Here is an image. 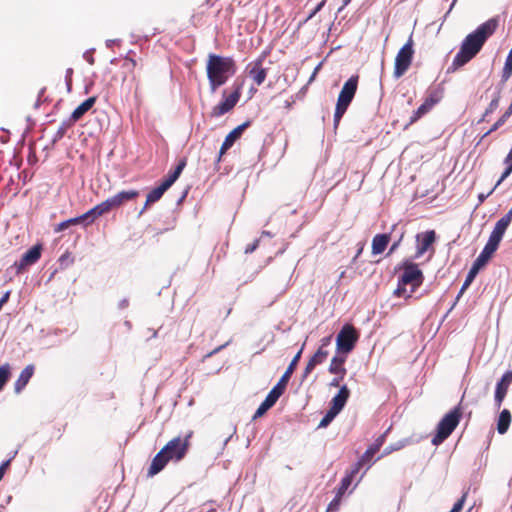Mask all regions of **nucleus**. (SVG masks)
I'll return each mask as SVG.
<instances>
[{"instance_id":"1","label":"nucleus","mask_w":512,"mask_h":512,"mask_svg":"<svg viewBox=\"0 0 512 512\" xmlns=\"http://www.w3.org/2000/svg\"><path fill=\"white\" fill-rule=\"evenodd\" d=\"M497 27V21L490 19L476 28L472 33L468 34L455 55L450 72L470 62L482 49L487 39L494 33Z\"/></svg>"},{"instance_id":"2","label":"nucleus","mask_w":512,"mask_h":512,"mask_svg":"<svg viewBox=\"0 0 512 512\" xmlns=\"http://www.w3.org/2000/svg\"><path fill=\"white\" fill-rule=\"evenodd\" d=\"M193 431H189L185 437H174L153 457L148 468L147 476L153 477L160 473L170 461L180 462L185 458L190 448V439Z\"/></svg>"},{"instance_id":"3","label":"nucleus","mask_w":512,"mask_h":512,"mask_svg":"<svg viewBox=\"0 0 512 512\" xmlns=\"http://www.w3.org/2000/svg\"><path fill=\"white\" fill-rule=\"evenodd\" d=\"M236 71L235 61L231 57L209 54L206 72L212 91L224 85Z\"/></svg>"},{"instance_id":"4","label":"nucleus","mask_w":512,"mask_h":512,"mask_svg":"<svg viewBox=\"0 0 512 512\" xmlns=\"http://www.w3.org/2000/svg\"><path fill=\"white\" fill-rule=\"evenodd\" d=\"M402 274L398 279L395 295L398 297L410 298L415 290L423 283L424 276L418 265L411 259H405L399 266Z\"/></svg>"},{"instance_id":"5","label":"nucleus","mask_w":512,"mask_h":512,"mask_svg":"<svg viewBox=\"0 0 512 512\" xmlns=\"http://www.w3.org/2000/svg\"><path fill=\"white\" fill-rule=\"evenodd\" d=\"M358 75L351 76L343 85L335 107L334 113V128L337 129L340 120L347 111L350 103L352 102L358 87Z\"/></svg>"},{"instance_id":"6","label":"nucleus","mask_w":512,"mask_h":512,"mask_svg":"<svg viewBox=\"0 0 512 512\" xmlns=\"http://www.w3.org/2000/svg\"><path fill=\"white\" fill-rule=\"evenodd\" d=\"M414 42L410 36L408 41L398 51L395 62L393 76L398 79L402 77L410 68L414 56Z\"/></svg>"},{"instance_id":"7","label":"nucleus","mask_w":512,"mask_h":512,"mask_svg":"<svg viewBox=\"0 0 512 512\" xmlns=\"http://www.w3.org/2000/svg\"><path fill=\"white\" fill-rule=\"evenodd\" d=\"M444 98V89L439 87H433L429 90L427 97L424 102L415 110L410 117L409 122L406 124L405 128L414 124L419 119H421L424 115H426L437 103H439Z\"/></svg>"},{"instance_id":"8","label":"nucleus","mask_w":512,"mask_h":512,"mask_svg":"<svg viewBox=\"0 0 512 512\" xmlns=\"http://www.w3.org/2000/svg\"><path fill=\"white\" fill-rule=\"evenodd\" d=\"M359 339V333L352 324H345L336 337L337 351L342 354L350 353Z\"/></svg>"},{"instance_id":"9","label":"nucleus","mask_w":512,"mask_h":512,"mask_svg":"<svg viewBox=\"0 0 512 512\" xmlns=\"http://www.w3.org/2000/svg\"><path fill=\"white\" fill-rule=\"evenodd\" d=\"M268 54L269 52L267 51L262 52L256 60L249 63L247 66L249 77L258 86L262 85L267 77V69L263 67V63Z\"/></svg>"},{"instance_id":"10","label":"nucleus","mask_w":512,"mask_h":512,"mask_svg":"<svg viewBox=\"0 0 512 512\" xmlns=\"http://www.w3.org/2000/svg\"><path fill=\"white\" fill-rule=\"evenodd\" d=\"M241 96V86H237L234 92L226 96L223 101L213 107L210 116L213 118L220 117L231 111L238 103Z\"/></svg>"},{"instance_id":"11","label":"nucleus","mask_w":512,"mask_h":512,"mask_svg":"<svg viewBox=\"0 0 512 512\" xmlns=\"http://www.w3.org/2000/svg\"><path fill=\"white\" fill-rule=\"evenodd\" d=\"M345 361V356L336 355L331 359L328 371L329 373L336 375V377H334L330 382L331 387L341 386L340 384L347 373V369L345 368Z\"/></svg>"},{"instance_id":"12","label":"nucleus","mask_w":512,"mask_h":512,"mask_svg":"<svg viewBox=\"0 0 512 512\" xmlns=\"http://www.w3.org/2000/svg\"><path fill=\"white\" fill-rule=\"evenodd\" d=\"M436 239L434 230L425 231L416 235V252L414 259L420 258L426 253L433 245Z\"/></svg>"},{"instance_id":"13","label":"nucleus","mask_w":512,"mask_h":512,"mask_svg":"<svg viewBox=\"0 0 512 512\" xmlns=\"http://www.w3.org/2000/svg\"><path fill=\"white\" fill-rule=\"evenodd\" d=\"M42 246L40 244L34 245L26 251L19 262L15 263L18 272L24 270L26 267L35 264L41 257Z\"/></svg>"},{"instance_id":"14","label":"nucleus","mask_w":512,"mask_h":512,"mask_svg":"<svg viewBox=\"0 0 512 512\" xmlns=\"http://www.w3.org/2000/svg\"><path fill=\"white\" fill-rule=\"evenodd\" d=\"M249 125H250L249 121L244 122L241 125L234 128L231 132H229V134L225 137V139L221 145L218 160H220L222 155H224L226 153V151L233 146L235 141H237L241 137V135L243 134V132Z\"/></svg>"},{"instance_id":"15","label":"nucleus","mask_w":512,"mask_h":512,"mask_svg":"<svg viewBox=\"0 0 512 512\" xmlns=\"http://www.w3.org/2000/svg\"><path fill=\"white\" fill-rule=\"evenodd\" d=\"M511 222H512V208L496 222L494 229L489 236V239H491L499 244L502 240V237H503L507 227L510 225Z\"/></svg>"},{"instance_id":"16","label":"nucleus","mask_w":512,"mask_h":512,"mask_svg":"<svg viewBox=\"0 0 512 512\" xmlns=\"http://www.w3.org/2000/svg\"><path fill=\"white\" fill-rule=\"evenodd\" d=\"M349 397L350 390L347 385L340 386L338 393L330 401L329 408L339 414L344 408Z\"/></svg>"},{"instance_id":"17","label":"nucleus","mask_w":512,"mask_h":512,"mask_svg":"<svg viewBox=\"0 0 512 512\" xmlns=\"http://www.w3.org/2000/svg\"><path fill=\"white\" fill-rule=\"evenodd\" d=\"M512 382V372H506L501 380L496 385L495 390V403L497 407H500L503 399L506 396L507 389Z\"/></svg>"},{"instance_id":"18","label":"nucleus","mask_w":512,"mask_h":512,"mask_svg":"<svg viewBox=\"0 0 512 512\" xmlns=\"http://www.w3.org/2000/svg\"><path fill=\"white\" fill-rule=\"evenodd\" d=\"M328 354V350L319 347L314 355L308 360L303 372V378H306L317 365L322 364L327 358Z\"/></svg>"},{"instance_id":"19","label":"nucleus","mask_w":512,"mask_h":512,"mask_svg":"<svg viewBox=\"0 0 512 512\" xmlns=\"http://www.w3.org/2000/svg\"><path fill=\"white\" fill-rule=\"evenodd\" d=\"M115 209L110 198H107L105 201L99 203L94 206L90 210L87 211V215L90 218L88 224H91L95 221L96 218L109 213L111 210Z\"/></svg>"},{"instance_id":"20","label":"nucleus","mask_w":512,"mask_h":512,"mask_svg":"<svg viewBox=\"0 0 512 512\" xmlns=\"http://www.w3.org/2000/svg\"><path fill=\"white\" fill-rule=\"evenodd\" d=\"M139 196L138 190H127V191H121L117 194H115L112 197H109L114 208H119L124 203L135 200Z\"/></svg>"},{"instance_id":"21","label":"nucleus","mask_w":512,"mask_h":512,"mask_svg":"<svg viewBox=\"0 0 512 512\" xmlns=\"http://www.w3.org/2000/svg\"><path fill=\"white\" fill-rule=\"evenodd\" d=\"M97 97L92 96L86 99L84 102H82L78 107L75 108V110L71 114V121L73 123H76L79 121L96 103Z\"/></svg>"},{"instance_id":"22","label":"nucleus","mask_w":512,"mask_h":512,"mask_svg":"<svg viewBox=\"0 0 512 512\" xmlns=\"http://www.w3.org/2000/svg\"><path fill=\"white\" fill-rule=\"evenodd\" d=\"M34 374V365H27L20 373L18 379L14 383V390L20 393L28 384Z\"/></svg>"},{"instance_id":"23","label":"nucleus","mask_w":512,"mask_h":512,"mask_svg":"<svg viewBox=\"0 0 512 512\" xmlns=\"http://www.w3.org/2000/svg\"><path fill=\"white\" fill-rule=\"evenodd\" d=\"M390 242V234H376L372 239V254L378 255L385 251Z\"/></svg>"},{"instance_id":"24","label":"nucleus","mask_w":512,"mask_h":512,"mask_svg":"<svg viewBox=\"0 0 512 512\" xmlns=\"http://www.w3.org/2000/svg\"><path fill=\"white\" fill-rule=\"evenodd\" d=\"M446 438H448V413H446L439 422L437 433L434 435L431 442L433 445L437 446Z\"/></svg>"},{"instance_id":"25","label":"nucleus","mask_w":512,"mask_h":512,"mask_svg":"<svg viewBox=\"0 0 512 512\" xmlns=\"http://www.w3.org/2000/svg\"><path fill=\"white\" fill-rule=\"evenodd\" d=\"M167 190L168 189L162 183L159 186H157L154 189H152L147 194L146 201H145L144 206L141 209L139 214L141 215L151 204H153V203L157 202L158 200H160L161 197L163 196V194Z\"/></svg>"},{"instance_id":"26","label":"nucleus","mask_w":512,"mask_h":512,"mask_svg":"<svg viewBox=\"0 0 512 512\" xmlns=\"http://www.w3.org/2000/svg\"><path fill=\"white\" fill-rule=\"evenodd\" d=\"M286 387L287 386L285 384L278 381L277 384L270 390L264 402L273 407L278 399L284 394Z\"/></svg>"},{"instance_id":"27","label":"nucleus","mask_w":512,"mask_h":512,"mask_svg":"<svg viewBox=\"0 0 512 512\" xmlns=\"http://www.w3.org/2000/svg\"><path fill=\"white\" fill-rule=\"evenodd\" d=\"M499 244L491 239H488L481 253L476 258L477 261L486 265L489 259L492 257L494 252L497 250Z\"/></svg>"},{"instance_id":"28","label":"nucleus","mask_w":512,"mask_h":512,"mask_svg":"<svg viewBox=\"0 0 512 512\" xmlns=\"http://www.w3.org/2000/svg\"><path fill=\"white\" fill-rule=\"evenodd\" d=\"M186 165V160L183 159L179 161L177 166L173 171H170L167 175V177L162 181V184L169 189L173 183L179 178L180 174L182 173L184 167Z\"/></svg>"},{"instance_id":"29","label":"nucleus","mask_w":512,"mask_h":512,"mask_svg":"<svg viewBox=\"0 0 512 512\" xmlns=\"http://www.w3.org/2000/svg\"><path fill=\"white\" fill-rule=\"evenodd\" d=\"M302 350H303V347L293 357V359L291 360L290 364L288 365L286 371L279 379V381L282 382L283 384H285L286 386L288 385V382L297 367V364L301 358Z\"/></svg>"},{"instance_id":"30","label":"nucleus","mask_w":512,"mask_h":512,"mask_svg":"<svg viewBox=\"0 0 512 512\" xmlns=\"http://www.w3.org/2000/svg\"><path fill=\"white\" fill-rule=\"evenodd\" d=\"M510 423H511V414H510L509 410H507V409L502 410V412L500 413V415L498 417V421H497L498 433H500V434L506 433L510 426Z\"/></svg>"},{"instance_id":"31","label":"nucleus","mask_w":512,"mask_h":512,"mask_svg":"<svg viewBox=\"0 0 512 512\" xmlns=\"http://www.w3.org/2000/svg\"><path fill=\"white\" fill-rule=\"evenodd\" d=\"M406 444H407V442L405 440H402V441H398L396 443H392V444L388 445L383 450L382 454L378 457V459H380L384 456H387V455L391 454L392 452L401 450L402 448H404L406 446Z\"/></svg>"},{"instance_id":"32","label":"nucleus","mask_w":512,"mask_h":512,"mask_svg":"<svg viewBox=\"0 0 512 512\" xmlns=\"http://www.w3.org/2000/svg\"><path fill=\"white\" fill-rule=\"evenodd\" d=\"M11 375V367L8 363L0 366V391L3 389Z\"/></svg>"},{"instance_id":"33","label":"nucleus","mask_w":512,"mask_h":512,"mask_svg":"<svg viewBox=\"0 0 512 512\" xmlns=\"http://www.w3.org/2000/svg\"><path fill=\"white\" fill-rule=\"evenodd\" d=\"M352 481L353 479H351V476H347L345 475L342 480H341V483L336 491V494H338L339 496H342L345 494V492L347 491V489L350 487V485L352 484Z\"/></svg>"},{"instance_id":"34","label":"nucleus","mask_w":512,"mask_h":512,"mask_svg":"<svg viewBox=\"0 0 512 512\" xmlns=\"http://www.w3.org/2000/svg\"><path fill=\"white\" fill-rule=\"evenodd\" d=\"M461 414L458 409H454L450 411V434L454 431V429L459 424Z\"/></svg>"},{"instance_id":"35","label":"nucleus","mask_w":512,"mask_h":512,"mask_svg":"<svg viewBox=\"0 0 512 512\" xmlns=\"http://www.w3.org/2000/svg\"><path fill=\"white\" fill-rule=\"evenodd\" d=\"M338 415L337 412L333 411L332 409H328L325 416L321 419L319 423V427H326L328 426L331 421Z\"/></svg>"},{"instance_id":"36","label":"nucleus","mask_w":512,"mask_h":512,"mask_svg":"<svg viewBox=\"0 0 512 512\" xmlns=\"http://www.w3.org/2000/svg\"><path fill=\"white\" fill-rule=\"evenodd\" d=\"M505 164L507 165L505 171L502 173L501 179H505L512 172V148L510 149L508 155L505 158Z\"/></svg>"},{"instance_id":"37","label":"nucleus","mask_w":512,"mask_h":512,"mask_svg":"<svg viewBox=\"0 0 512 512\" xmlns=\"http://www.w3.org/2000/svg\"><path fill=\"white\" fill-rule=\"evenodd\" d=\"M341 499L342 496L336 494L334 499L329 503L326 512H337L340 507Z\"/></svg>"},{"instance_id":"38","label":"nucleus","mask_w":512,"mask_h":512,"mask_svg":"<svg viewBox=\"0 0 512 512\" xmlns=\"http://www.w3.org/2000/svg\"><path fill=\"white\" fill-rule=\"evenodd\" d=\"M377 453V451L372 447L369 446L367 450L363 453V455L360 457V460L366 464L370 462V460L373 458V456Z\"/></svg>"},{"instance_id":"39","label":"nucleus","mask_w":512,"mask_h":512,"mask_svg":"<svg viewBox=\"0 0 512 512\" xmlns=\"http://www.w3.org/2000/svg\"><path fill=\"white\" fill-rule=\"evenodd\" d=\"M270 408H272L270 405H268L266 402H262L260 406L257 408L253 419H257L259 417H262Z\"/></svg>"},{"instance_id":"40","label":"nucleus","mask_w":512,"mask_h":512,"mask_svg":"<svg viewBox=\"0 0 512 512\" xmlns=\"http://www.w3.org/2000/svg\"><path fill=\"white\" fill-rule=\"evenodd\" d=\"M364 463L359 459L352 467L349 472L346 473L347 476H351V479L359 473L360 469L363 467Z\"/></svg>"},{"instance_id":"41","label":"nucleus","mask_w":512,"mask_h":512,"mask_svg":"<svg viewBox=\"0 0 512 512\" xmlns=\"http://www.w3.org/2000/svg\"><path fill=\"white\" fill-rule=\"evenodd\" d=\"M466 500V493H464L453 505L450 509V512H460L463 509L464 503Z\"/></svg>"},{"instance_id":"42","label":"nucleus","mask_w":512,"mask_h":512,"mask_svg":"<svg viewBox=\"0 0 512 512\" xmlns=\"http://www.w3.org/2000/svg\"><path fill=\"white\" fill-rule=\"evenodd\" d=\"M122 66L128 71L132 72L137 66V61L129 56H126Z\"/></svg>"},{"instance_id":"43","label":"nucleus","mask_w":512,"mask_h":512,"mask_svg":"<svg viewBox=\"0 0 512 512\" xmlns=\"http://www.w3.org/2000/svg\"><path fill=\"white\" fill-rule=\"evenodd\" d=\"M86 220H89L90 221V218L89 216L87 215V212H85L84 214L78 216V217H75V218H71V219H68V225L69 227L72 226V225H77V224H80Z\"/></svg>"},{"instance_id":"44","label":"nucleus","mask_w":512,"mask_h":512,"mask_svg":"<svg viewBox=\"0 0 512 512\" xmlns=\"http://www.w3.org/2000/svg\"><path fill=\"white\" fill-rule=\"evenodd\" d=\"M325 3H326V0H323L315 8H313L311 13L306 18V21L312 19L324 7Z\"/></svg>"},{"instance_id":"45","label":"nucleus","mask_w":512,"mask_h":512,"mask_svg":"<svg viewBox=\"0 0 512 512\" xmlns=\"http://www.w3.org/2000/svg\"><path fill=\"white\" fill-rule=\"evenodd\" d=\"M476 275H477L476 273H472V272L469 270V272H468V274H467V277H466V279H465V281H464V284H463V286H462V288H461V291H463L464 289H466V288H467V287L472 283V281L474 280V278L476 277Z\"/></svg>"},{"instance_id":"46","label":"nucleus","mask_w":512,"mask_h":512,"mask_svg":"<svg viewBox=\"0 0 512 512\" xmlns=\"http://www.w3.org/2000/svg\"><path fill=\"white\" fill-rule=\"evenodd\" d=\"M384 441L385 435H381L376 439V441L371 446L378 452L381 446L384 444Z\"/></svg>"},{"instance_id":"47","label":"nucleus","mask_w":512,"mask_h":512,"mask_svg":"<svg viewBox=\"0 0 512 512\" xmlns=\"http://www.w3.org/2000/svg\"><path fill=\"white\" fill-rule=\"evenodd\" d=\"M403 236H404V233H402L400 238L391 245V247H390V249H389V251L387 253V256L391 255L392 253H394L398 249V247L400 246V243H401V241L403 239Z\"/></svg>"},{"instance_id":"48","label":"nucleus","mask_w":512,"mask_h":512,"mask_svg":"<svg viewBox=\"0 0 512 512\" xmlns=\"http://www.w3.org/2000/svg\"><path fill=\"white\" fill-rule=\"evenodd\" d=\"M69 228L68 221H62L54 227V232L59 233Z\"/></svg>"},{"instance_id":"49","label":"nucleus","mask_w":512,"mask_h":512,"mask_svg":"<svg viewBox=\"0 0 512 512\" xmlns=\"http://www.w3.org/2000/svg\"><path fill=\"white\" fill-rule=\"evenodd\" d=\"M258 245H259V239H256L252 244L247 245V247L245 248V253L246 254L252 253L253 251L256 250Z\"/></svg>"},{"instance_id":"50","label":"nucleus","mask_w":512,"mask_h":512,"mask_svg":"<svg viewBox=\"0 0 512 512\" xmlns=\"http://www.w3.org/2000/svg\"><path fill=\"white\" fill-rule=\"evenodd\" d=\"M228 345V342L216 347L215 349H213L212 351L208 352L205 356H204V359L206 358H209L211 356H213L214 354H216L217 352H219L220 350H222L224 347H226Z\"/></svg>"},{"instance_id":"51","label":"nucleus","mask_w":512,"mask_h":512,"mask_svg":"<svg viewBox=\"0 0 512 512\" xmlns=\"http://www.w3.org/2000/svg\"><path fill=\"white\" fill-rule=\"evenodd\" d=\"M483 266H485L483 263H481V262H479V261L475 260V261H474V263H473V265H472V267H471V269H470V271H471L472 273H476V274H478V272L480 271V269H481Z\"/></svg>"},{"instance_id":"52","label":"nucleus","mask_w":512,"mask_h":512,"mask_svg":"<svg viewBox=\"0 0 512 512\" xmlns=\"http://www.w3.org/2000/svg\"><path fill=\"white\" fill-rule=\"evenodd\" d=\"M511 110H512V105L510 106L509 111H507V112L503 115V117H502L499 121H497V122L495 123V125H494L493 129H496L499 125H501V124L506 120V118L510 115Z\"/></svg>"},{"instance_id":"53","label":"nucleus","mask_w":512,"mask_h":512,"mask_svg":"<svg viewBox=\"0 0 512 512\" xmlns=\"http://www.w3.org/2000/svg\"><path fill=\"white\" fill-rule=\"evenodd\" d=\"M511 110H512V105L510 106L509 111H507V112L503 115V117H502L499 121H497V122L495 123V125H494L493 129H496L499 125H501V124L506 120V118L510 115Z\"/></svg>"},{"instance_id":"54","label":"nucleus","mask_w":512,"mask_h":512,"mask_svg":"<svg viewBox=\"0 0 512 512\" xmlns=\"http://www.w3.org/2000/svg\"><path fill=\"white\" fill-rule=\"evenodd\" d=\"M511 110H512V105L510 106L509 111H507V112L503 115V117H502L499 121H497V122L495 123V125H494L493 129H496L499 125H501V124L506 120V118L510 115Z\"/></svg>"},{"instance_id":"55","label":"nucleus","mask_w":512,"mask_h":512,"mask_svg":"<svg viewBox=\"0 0 512 512\" xmlns=\"http://www.w3.org/2000/svg\"><path fill=\"white\" fill-rule=\"evenodd\" d=\"M511 110H512V105L510 106L509 111H507V112L503 115V117H502L499 121H497V122L495 123V125H494L493 129H496L499 125H501V124L506 120V118L510 115Z\"/></svg>"},{"instance_id":"56","label":"nucleus","mask_w":512,"mask_h":512,"mask_svg":"<svg viewBox=\"0 0 512 512\" xmlns=\"http://www.w3.org/2000/svg\"><path fill=\"white\" fill-rule=\"evenodd\" d=\"M511 110H512V105L510 106L509 111H507V112L503 115V117H502L499 121H497V122L495 123V125H494L493 129H496L499 125H501V124L506 120V118L510 115Z\"/></svg>"},{"instance_id":"57","label":"nucleus","mask_w":512,"mask_h":512,"mask_svg":"<svg viewBox=\"0 0 512 512\" xmlns=\"http://www.w3.org/2000/svg\"><path fill=\"white\" fill-rule=\"evenodd\" d=\"M511 110H512V105L510 106L509 111H507V112L503 115V117H502L499 121H497V122L495 123V125H494L493 129H496L499 125H501V124L506 120V118L510 115Z\"/></svg>"},{"instance_id":"58","label":"nucleus","mask_w":512,"mask_h":512,"mask_svg":"<svg viewBox=\"0 0 512 512\" xmlns=\"http://www.w3.org/2000/svg\"><path fill=\"white\" fill-rule=\"evenodd\" d=\"M511 110H512V105L510 106L509 111H507V112L503 115V117H502L499 121H497V122L495 123V125H494L493 129H496L499 125H501V124L506 120V118L510 115Z\"/></svg>"},{"instance_id":"59","label":"nucleus","mask_w":512,"mask_h":512,"mask_svg":"<svg viewBox=\"0 0 512 512\" xmlns=\"http://www.w3.org/2000/svg\"><path fill=\"white\" fill-rule=\"evenodd\" d=\"M10 464V461L7 460L5 462H3L1 465H0V481L2 480L4 474H5V471L7 469V467L9 466Z\"/></svg>"},{"instance_id":"60","label":"nucleus","mask_w":512,"mask_h":512,"mask_svg":"<svg viewBox=\"0 0 512 512\" xmlns=\"http://www.w3.org/2000/svg\"><path fill=\"white\" fill-rule=\"evenodd\" d=\"M331 342V336H327V337H324L322 340H321V346L323 349H325L326 346H328Z\"/></svg>"},{"instance_id":"61","label":"nucleus","mask_w":512,"mask_h":512,"mask_svg":"<svg viewBox=\"0 0 512 512\" xmlns=\"http://www.w3.org/2000/svg\"><path fill=\"white\" fill-rule=\"evenodd\" d=\"M498 107V99H493L490 103V111Z\"/></svg>"},{"instance_id":"62","label":"nucleus","mask_w":512,"mask_h":512,"mask_svg":"<svg viewBox=\"0 0 512 512\" xmlns=\"http://www.w3.org/2000/svg\"><path fill=\"white\" fill-rule=\"evenodd\" d=\"M351 0H343V4L342 6L339 8V11H341L342 9H344L349 3H350Z\"/></svg>"},{"instance_id":"63","label":"nucleus","mask_w":512,"mask_h":512,"mask_svg":"<svg viewBox=\"0 0 512 512\" xmlns=\"http://www.w3.org/2000/svg\"><path fill=\"white\" fill-rule=\"evenodd\" d=\"M65 130H66V127H65V126L61 127V128H60V130L58 131V134H59L60 136H62V135L65 133Z\"/></svg>"},{"instance_id":"64","label":"nucleus","mask_w":512,"mask_h":512,"mask_svg":"<svg viewBox=\"0 0 512 512\" xmlns=\"http://www.w3.org/2000/svg\"><path fill=\"white\" fill-rule=\"evenodd\" d=\"M363 251V246H361L358 250H357V254L356 256L354 257V260L362 253Z\"/></svg>"}]
</instances>
